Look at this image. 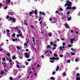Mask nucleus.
<instances>
[{"instance_id": "obj_32", "label": "nucleus", "mask_w": 80, "mask_h": 80, "mask_svg": "<svg viewBox=\"0 0 80 80\" xmlns=\"http://www.w3.org/2000/svg\"><path fill=\"white\" fill-rule=\"evenodd\" d=\"M76 80H80V78L79 77H77L76 78Z\"/></svg>"}, {"instance_id": "obj_62", "label": "nucleus", "mask_w": 80, "mask_h": 80, "mask_svg": "<svg viewBox=\"0 0 80 80\" xmlns=\"http://www.w3.org/2000/svg\"><path fill=\"white\" fill-rule=\"evenodd\" d=\"M20 76H18V79H20Z\"/></svg>"}, {"instance_id": "obj_28", "label": "nucleus", "mask_w": 80, "mask_h": 80, "mask_svg": "<svg viewBox=\"0 0 80 80\" xmlns=\"http://www.w3.org/2000/svg\"><path fill=\"white\" fill-rule=\"evenodd\" d=\"M18 33H22V32H21V30H18Z\"/></svg>"}, {"instance_id": "obj_63", "label": "nucleus", "mask_w": 80, "mask_h": 80, "mask_svg": "<svg viewBox=\"0 0 80 80\" xmlns=\"http://www.w3.org/2000/svg\"><path fill=\"white\" fill-rule=\"evenodd\" d=\"M68 47H71V45H68Z\"/></svg>"}, {"instance_id": "obj_36", "label": "nucleus", "mask_w": 80, "mask_h": 80, "mask_svg": "<svg viewBox=\"0 0 80 80\" xmlns=\"http://www.w3.org/2000/svg\"><path fill=\"white\" fill-rule=\"evenodd\" d=\"M55 14H58V11H56L55 12Z\"/></svg>"}, {"instance_id": "obj_53", "label": "nucleus", "mask_w": 80, "mask_h": 80, "mask_svg": "<svg viewBox=\"0 0 80 80\" xmlns=\"http://www.w3.org/2000/svg\"><path fill=\"white\" fill-rule=\"evenodd\" d=\"M14 5H17V2H14Z\"/></svg>"}, {"instance_id": "obj_5", "label": "nucleus", "mask_w": 80, "mask_h": 80, "mask_svg": "<svg viewBox=\"0 0 80 80\" xmlns=\"http://www.w3.org/2000/svg\"><path fill=\"white\" fill-rule=\"evenodd\" d=\"M65 26V28H70V27H69V26H68V25L67 23L65 24H64Z\"/></svg>"}, {"instance_id": "obj_7", "label": "nucleus", "mask_w": 80, "mask_h": 80, "mask_svg": "<svg viewBox=\"0 0 80 80\" xmlns=\"http://www.w3.org/2000/svg\"><path fill=\"white\" fill-rule=\"evenodd\" d=\"M71 40V42H70V43H73V41H75V39L74 38H73L72 39H70Z\"/></svg>"}, {"instance_id": "obj_51", "label": "nucleus", "mask_w": 80, "mask_h": 80, "mask_svg": "<svg viewBox=\"0 0 80 80\" xmlns=\"http://www.w3.org/2000/svg\"><path fill=\"white\" fill-rule=\"evenodd\" d=\"M51 46V45H50L48 46L47 47V48H49V47H50Z\"/></svg>"}, {"instance_id": "obj_46", "label": "nucleus", "mask_w": 80, "mask_h": 80, "mask_svg": "<svg viewBox=\"0 0 80 80\" xmlns=\"http://www.w3.org/2000/svg\"><path fill=\"white\" fill-rule=\"evenodd\" d=\"M56 60H59V57H57L56 58Z\"/></svg>"}, {"instance_id": "obj_22", "label": "nucleus", "mask_w": 80, "mask_h": 80, "mask_svg": "<svg viewBox=\"0 0 80 80\" xmlns=\"http://www.w3.org/2000/svg\"><path fill=\"white\" fill-rule=\"evenodd\" d=\"M7 36L8 37H10V33H7Z\"/></svg>"}, {"instance_id": "obj_9", "label": "nucleus", "mask_w": 80, "mask_h": 80, "mask_svg": "<svg viewBox=\"0 0 80 80\" xmlns=\"http://www.w3.org/2000/svg\"><path fill=\"white\" fill-rule=\"evenodd\" d=\"M39 13L40 14H42V15H45V12H42L41 11H40Z\"/></svg>"}, {"instance_id": "obj_41", "label": "nucleus", "mask_w": 80, "mask_h": 80, "mask_svg": "<svg viewBox=\"0 0 80 80\" xmlns=\"http://www.w3.org/2000/svg\"><path fill=\"white\" fill-rule=\"evenodd\" d=\"M50 45H53V42H50Z\"/></svg>"}, {"instance_id": "obj_10", "label": "nucleus", "mask_w": 80, "mask_h": 80, "mask_svg": "<svg viewBox=\"0 0 80 80\" xmlns=\"http://www.w3.org/2000/svg\"><path fill=\"white\" fill-rule=\"evenodd\" d=\"M58 70H59V66H58H58L57 67L56 69V72H57V71H58Z\"/></svg>"}, {"instance_id": "obj_26", "label": "nucleus", "mask_w": 80, "mask_h": 80, "mask_svg": "<svg viewBox=\"0 0 80 80\" xmlns=\"http://www.w3.org/2000/svg\"><path fill=\"white\" fill-rule=\"evenodd\" d=\"M6 55H7L8 57H10V54L8 52L6 54Z\"/></svg>"}, {"instance_id": "obj_33", "label": "nucleus", "mask_w": 80, "mask_h": 80, "mask_svg": "<svg viewBox=\"0 0 80 80\" xmlns=\"http://www.w3.org/2000/svg\"><path fill=\"white\" fill-rule=\"evenodd\" d=\"M31 60H32V59H28L27 60V61H28V62H30Z\"/></svg>"}, {"instance_id": "obj_21", "label": "nucleus", "mask_w": 80, "mask_h": 80, "mask_svg": "<svg viewBox=\"0 0 80 80\" xmlns=\"http://www.w3.org/2000/svg\"><path fill=\"white\" fill-rule=\"evenodd\" d=\"M2 60L3 62H5L6 61V60H5V58H2Z\"/></svg>"}, {"instance_id": "obj_38", "label": "nucleus", "mask_w": 80, "mask_h": 80, "mask_svg": "<svg viewBox=\"0 0 80 80\" xmlns=\"http://www.w3.org/2000/svg\"><path fill=\"white\" fill-rule=\"evenodd\" d=\"M55 73H56L55 72H52V75H55Z\"/></svg>"}, {"instance_id": "obj_24", "label": "nucleus", "mask_w": 80, "mask_h": 80, "mask_svg": "<svg viewBox=\"0 0 80 80\" xmlns=\"http://www.w3.org/2000/svg\"><path fill=\"white\" fill-rule=\"evenodd\" d=\"M50 79H51V80H55V78H54L53 77H52L50 78Z\"/></svg>"}, {"instance_id": "obj_14", "label": "nucleus", "mask_w": 80, "mask_h": 80, "mask_svg": "<svg viewBox=\"0 0 80 80\" xmlns=\"http://www.w3.org/2000/svg\"><path fill=\"white\" fill-rule=\"evenodd\" d=\"M12 21L13 23H15V18H12Z\"/></svg>"}, {"instance_id": "obj_8", "label": "nucleus", "mask_w": 80, "mask_h": 80, "mask_svg": "<svg viewBox=\"0 0 80 80\" xmlns=\"http://www.w3.org/2000/svg\"><path fill=\"white\" fill-rule=\"evenodd\" d=\"M50 60H56V58L54 57H53L52 58H50Z\"/></svg>"}, {"instance_id": "obj_19", "label": "nucleus", "mask_w": 80, "mask_h": 80, "mask_svg": "<svg viewBox=\"0 0 80 80\" xmlns=\"http://www.w3.org/2000/svg\"><path fill=\"white\" fill-rule=\"evenodd\" d=\"M59 49H60V50H62V52H63V49H62V46H60L59 47Z\"/></svg>"}, {"instance_id": "obj_59", "label": "nucleus", "mask_w": 80, "mask_h": 80, "mask_svg": "<svg viewBox=\"0 0 80 80\" xmlns=\"http://www.w3.org/2000/svg\"><path fill=\"white\" fill-rule=\"evenodd\" d=\"M60 11H63V9L62 8H60Z\"/></svg>"}, {"instance_id": "obj_11", "label": "nucleus", "mask_w": 80, "mask_h": 80, "mask_svg": "<svg viewBox=\"0 0 80 80\" xmlns=\"http://www.w3.org/2000/svg\"><path fill=\"white\" fill-rule=\"evenodd\" d=\"M30 27H31L32 28V29H35V26H33V25H31L30 26Z\"/></svg>"}, {"instance_id": "obj_45", "label": "nucleus", "mask_w": 80, "mask_h": 80, "mask_svg": "<svg viewBox=\"0 0 80 80\" xmlns=\"http://www.w3.org/2000/svg\"><path fill=\"white\" fill-rule=\"evenodd\" d=\"M59 56H60V57H61V58L63 57V55H59Z\"/></svg>"}, {"instance_id": "obj_34", "label": "nucleus", "mask_w": 80, "mask_h": 80, "mask_svg": "<svg viewBox=\"0 0 80 80\" xmlns=\"http://www.w3.org/2000/svg\"><path fill=\"white\" fill-rule=\"evenodd\" d=\"M25 64L26 65H28V62H27V61H25Z\"/></svg>"}, {"instance_id": "obj_42", "label": "nucleus", "mask_w": 80, "mask_h": 80, "mask_svg": "<svg viewBox=\"0 0 80 80\" xmlns=\"http://www.w3.org/2000/svg\"><path fill=\"white\" fill-rule=\"evenodd\" d=\"M63 76H67V74H66V73L64 72L63 73Z\"/></svg>"}, {"instance_id": "obj_40", "label": "nucleus", "mask_w": 80, "mask_h": 80, "mask_svg": "<svg viewBox=\"0 0 80 80\" xmlns=\"http://www.w3.org/2000/svg\"><path fill=\"white\" fill-rule=\"evenodd\" d=\"M53 46L54 47H57V45L55 44V43L53 44Z\"/></svg>"}, {"instance_id": "obj_25", "label": "nucleus", "mask_w": 80, "mask_h": 80, "mask_svg": "<svg viewBox=\"0 0 80 80\" xmlns=\"http://www.w3.org/2000/svg\"><path fill=\"white\" fill-rule=\"evenodd\" d=\"M54 56L56 57H58V55L57 54H56V53H55L54 54Z\"/></svg>"}, {"instance_id": "obj_31", "label": "nucleus", "mask_w": 80, "mask_h": 80, "mask_svg": "<svg viewBox=\"0 0 80 80\" xmlns=\"http://www.w3.org/2000/svg\"><path fill=\"white\" fill-rule=\"evenodd\" d=\"M15 36V33H13L12 35V37H14Z\"/></svg>"}, {"instance_id": "obj_23", "label": "nucleus", "mask_w": 80, "mask_h": 80, "mask_svg": "<svg viewBox=\"0 0 80 80\" xmlns=\"http://www.w3.org/2000/svg\"><path fill=\"white\" fill-rule=\"evenodd\" d=\"M17 48L18 50H20V49L21 48H20V47H17Z\"/></svg>"}, {"instance_id": "obj_44", "label": "nucleus", "mask_w": 80, "mask_h": 80, "mask_svg": "<svg viewBox=\"0 0 80 80\" xmlns=\"http://www.w3.org/2000/svg\"><path fill=\"white\" fill-rule=\"evenodd\" d=\"M48 36L49 37H51L52 36V34H51V33H49L48 34Z\"/></svg>"}, {"instance_id": "obj_52", "label": "nucleus", "mask_w": 80, "mask_h": 80, "mask_svg": "<svg viewBox=\"0 0 80 80\" xmlns=\"http://www.w3.org/2000/svg\"><path fill=\"white\" fill-rule=\"evenodd\" d=\"M67 15H69V14L70 13V12L68 11L67 12Z\"/></svg>"}, {"instance_id": "obj_15", "label": "nucleus", "mask_w": 80, "mask_h": 80, "mask_svg": "<svg viewBox=\"0 0 80 80\" xmlns=\"http://www.w3.org/2000/svg\"><path fill=\"white\" fill-rule=\"evenodd\" d=\"M32 41L34 42V44L35 45V38L34 37H32Z\"/></svg>"}, {"instance_id": "obj_56", "label": "nucleus", "mask_w": 80, "mask_h": 80, "mask_svg": "<svg viewBox=\"0 0 80 80\" xmlns=\"http://www.w3.org/2000/svg\"><path fill=\"white\" fill-rule=\"evenodd\" d=\"M48 52H49V51H48V50H47V51H45V53H48Z\"/></svg>"}, {"instance_id": "obj_2", "label": "nucleus", "mask_w": 80, "mask_h": 80, "mask_svg": "<svg viewBox=\"0 0 80 80\" xmlns=\"http://www.w3.org/2000/svg\"><path fill=\"white\" fill-rule=\"evenodd\" d=\"M17 54L19 55V57L20 59H22L23 58V54L22 53L20 52H17Z\"/></svg>"}, {"instance_id": "obj_13", "label": "nucleus", "mask_w": 80, "mask_h": 80, "mask_svg": "<svg viewBox=\"0 0 80 80\" xmlns=\"http://www.w3.org/2000/svg\"><path fill=\"white\" fill-rule=\"evenodd\" d=\"M10 1L11 0H7V3L9 5H10Z\"/></svg>"}, {"instance_id": "obj_57", "label": "nucleus", "mask_w": 80, "mask_h": 80, "mask_svg": "<svg viewBox=\"0 0 80 80\" xmlns=\"http://www.w3.org/2000/svg\"><path fill=\"white\" fill-rule=\"evenodd\" d=\"M41 19H42V17L40 18L39 19V21L40 22V20H41Z\"/></svg>"}, {"instance_id": "obj_30", "label": "nucleus", "mask_w": 80, "mask_h": 80, "mask_svg": "<svg viewBox=\"0 0 80 80\" xmlns=\"http://www.w3.org/2000/svg\"><path fill=\"white\" fill-rule=\"evenodd\" d=\"M71 50H72V51H75V50H76V49H74L73 48H71Z\"/></svg>"}, {"instance_id": "obj_47", "label": "nucleus", "mask_w": 80, "mask_h": 80, "mask_svg": "<svg viewBox=\"0 0 80 80\" xmlns=\"http://www.w3.org/2000/svg\"><path fill=\"white\" fill-rule=\"evenodd\" d=\"M8 8V7L7 6H6L4 8V9L5 10H6V9H7V8Z\"/></svg>"}, {"instance_id": "obj_37", "label": "nucleus", "mask_w": 80, "mask_h": 80, "mask_svg": "<svg viewBox=\"0 0 80 80\" xmlns=\"http://www.w3.org/2000/svg\"><path fill=\"white\" fill-rule=\"evenodd\" d=\"M50 61L51 63H54V61L53 60H50Z\"/></svg>"}, {"instance_id": "obj_17", "label": "nucleus", "mask_w": 80, "mask_h": 80, "mask_svg": "<svg viewBox=\"0 0 80 80\" xmlns=\"http://www.w3.org/2000/svg\"><path fill=\"white\" fill-rule=\"evenodd\" d=\"M9 48H13V45H11L9 46Z\"/></svg>"}, {"instance_id": "obj_60", "label": "nucleus", "mask_w": 80, "mask_h": 80, "mask_svg": "<svg viewBox=\"0 0 80 80\" xmlns=\"http://www.w3.org/2000/svg\"><path fill=\"white\" fill-rule=\"evenodd\" d=\"M9 18H10V20H12V17H10Z\"/></svg>"}, {"instance_id": "obj_27", "label": "nucleus", "mask_w": 80, "mask_h": 80, "mask_svg": "<svg viewBox=\"0 0 80 80\" xmlns=\"http://www.w3.org/2000/svg\"><path fill=\"white\" fill-rule=\"evenodd\" d=\"M34 13L35 14H36V15H37V10H35L34 11Z\"/></svg>"}, {"instance_id": "obj_16", "label": "nucleus", "mask_w": 80, "mask_h": 80, "mask_svg": "<svg viewBox=\"0 0 80 80\" xmlns=\"http://www.w3.org/2000/svg\"><path fill=\"white\" fill-rule=\"evenodd\" d=\"M72 18L71 17H69L68 18V21H70V20H71V19Z\"/></svg>"}, {"instance_id": "obj_35", "label": "nucleus", "mask_w": 80, "mask_h": 80, "mask_svg": "<svg viewBox=\"0 0 80 80\" xmlns=\"http://www.w3.org/2000/svg\"><path fill=\"white\" fill-rule=\"evenodd\" d=\"M76 76H77V77H79L80 76V74L79 73H77L76 74Z\"/></svg>"}, {"instance_id": "obj_3", "label": "nucleus", "mask_w": 80, "mask_h": 80, "mask_svg": "<svg viewBox=\"0 0 80 80\" xmlns=\"http://www.w3.org/2000/svg\"><path fill=\"white\" fill-rule=\"evenodd\" d=\"M13 73L14 75H16L17 74V73L18 72V71H17V69H14L13 71Z\"/></svg>"}, {"instance_id": "obj_20", "label": "nucleus", "mask_w": 80, "mask_h": 80, "mask_svg": "<svg viewBox=\"0 0 80 80\" xmlns=\"http://www.w3.org/2000/svg\"><path fill=\"white\" fill-rule=\"evenodd\" d=\"M72 9L73 10H76V7H73L72 8Z\"/></svg>"}, {"instance_id": "obj_1", "label": "nucleus", "mask_w": 80, "mask_h": 80, "mask_svg": "<svg viewBox=\"0 0 80 80\" xmlns=\"http://www.w3.org/2000/svg\"><path fill=\"white\" fill-rule=\"evenodd\" d=\"M67 5L68 6L67 7L66 10L72 9V7H71V6L72 5V3H71V2L68 0L67 1V3L65 5L64 7H67Z\"/></svg>"}, {"instance_id": "obj_43", "label": "nucleus", "mask_w": 80, "mask_h": 80, "mask_svg": "<svg viewBox=\"0 0 80 80\" xmlns=\"http://www.w3.org/2000/svg\"><path fill=\"white\" fill-rule=\"evenodd\" d=\"M9 79L10 80H13V78H12V77H10L9 78Z\"/></svg>"}, {"instance_id": "obj_58", "label": "nucleus", "mask_w": 80, "mask_h": 80, "mask_svg": "<svg viewBox=\"0 0 80 80\" xmlns=\"http://www.w3.org/2000/svg\"><path fill=\"white\" fill-rule=\"evenodd\" d=\"M29 42V39H28V41L27 42H26V43H28Z\"/></svg>"}, {"instance_id": "obj_18", "label": "nucleus", "mask_w": 80, "mask_h": 80, "mask_svg": "<svg viewBox=\"0 0 80 80\" xmlns=\"http://www.w3.org/2000/svg\"><path fill=\"white\" fill-rule=\"evenodd\" d=\"M16 58V56H13L12 57V59H13V60H15Z\"/></svg>"}, {"instance_id": "obj_50", "label": "nucleus", "mask_w": 80, "mask_h": 80, "mask_svg": "<svg viewBox=\"0 0 80 80\" xmlns=\"http://www.w3.org/2000/svg\"><path fill=\"white\" fill-rule=\"evenodd\" d=\"M7 32L8 33L9 32H10V30L8 29H7Z\"/></svg>"}, {"instance_id": "obj_48", "label": "nucleus", "mask_w": 80, "mask_h": 80, "mask_svg": "<svg viewBox=\"0 0 80 80\" xmlns=\"http://www.w3.org/2000/svg\"><path fill=\"white\" fill-rule=\"evenodd\" d=\"M12 59H10L9 60V62H12Z\"/></svg>"}, {"instance_id": "obj_4", "label": "nucleus", "mask_w": 80, "mask_h": 80, "mask_svg": "<svg viewBox=\"0 0 80 80\" xmlns=\"http://www.w3.org/2000/svg\"><path fill=\"white\" fill-rule=\"evenodd\" d=\"M24 55L25 57L27 58H29V54L28 53H25Z\"/></svg>"}, {"instance_id": "obj_12", "label": "nucleus", "mask_w": 80, "mask_h": 80, "mask_svg": "<svg viewBox=\"0 0 80 80\" xmlns=\"http://www.w3.org/2000/svg\"><path fill=\"white\" fill-rule=\"evenodd\" d=\"M9 14L11 15H13L14 14V12H9Z\"/></svg>"}, {"instance_id": "obj_6", "label": "nucleus", "mask_w": 80, "mask_h": 80, "mask_svg": "<svg viewBox=\"0 0 80 80\" xmlns=\"http://www.w3.org/2000/svg\"><path fill=\"white\" fill-rule=\"evenodd\" d=\"M31 49H32V51H33V52L34 51V50L35 51V50H36V49L35 48V47H34L33 46H31Z\"/></svg>"}, {"instance_id": "obj_54", "label": "nucleus", "mask_w": 80, "mask_h": 80, "mask_svg": "<svg viewBox=\"0 0 80 80\" xmlns=\"http://www.w3.org/2000/svg\"><path fill=\"white\" fill-rule=\"evenodd\" d=\"M3 71H2L1 72V75H3Z\"/></svg>"}, {"instance_id": "obj_61", "label": "nucleus", "mask_w": 80, "mask_h": 80, "mask_svg": "<svg viewBox=\"0 0 80 80\" xmlns=\"http://www.w3.org/2000/svg\"><path fill=\"white\" fill-rule=\"evenodd\" d=\"M55 49H56V47H53L52 48V50H55Z\"/></svg>"}, {"instance_id": "obj_55", "label": "nucleus", "mask_w": 80, "mask_h": 80, "mask_svg": "<svg viewBox=\"0 0 80 80\" xmlns=\"http://www.w3.org/2000/svg\"><path fill=\"white\" fill-rule=\"evenodd\" d=\"M68 63H70V60H69L67 62Z\"/></svg>"}, {"instance_id": "obj_39", "label": "nucleus", "mask_w": 80, "mask_h": 80, "mask_svg": "<svg viewBox=\"0 0 80 80\" xmlns=\"http://www.w3.org/2000/svg\"><path fill=\"white\" fill-rule=\"evenodd\" d=\"M16 66L17 68H20V66L19 65L17 64Z\"/></svg>"}, {"instance_id": "obj_29", "label": "nucleus", "mask_w": 80, "mask_h": 80, "mask_svg": "<svg viewBox=\"0 0 80 80\" xmlns=\"http://www.w3.org/2000/svg\"><path fill=\"white\" fill-rule=\"evenodd\" d=\"M27 43H26V42L24 43V47H27Z\"/></svg>"}, {"instance_id": "obj_49", "label": "nucleus", "mask_w": 80, "mask_h": 80, "mask_svg": "<svg viewBox=\"0 0 80 80\" xmlns=\"http://www.w3.org/2000/svg\"><path fill=\"white\" fill-rule=\"evenodd\" d=\"M75 55V53L71 52L72 55Z\"/></svg>"}, {"instance_id": "obj_64", "label": "nucleus", "mask_w": 80, "mask_h": 80, "mask_svg": "<svg viewBox=\"0 0 80 80\" xmlns=\"http://www.w3.org/2000/svg\"><path fill=\"white\" fill-rule=\"evenodd\" d=\"M78 15H79V16H80V12H78Z\"/></svg>"}]
</instances>
